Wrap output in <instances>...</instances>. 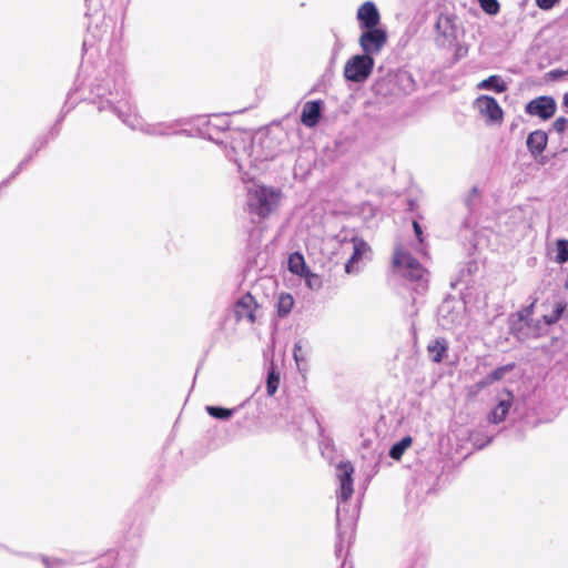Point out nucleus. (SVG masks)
Wrapping results in <instances>:
<instances>
[{
  "instance_id": "1",
  "label": "nucleus",
  "mask_w": 568,
  "mask_h": 568,
  "mask_svg": "<svg viewBox=\"0 0 568 568\" xmlns=\"http://www.w3.org/2000/svg\"><path fill=\"white\" fill-rule=\"evenodd\" d=\"M94 93L99 99H101L99 105L100 111L104 109L112 110L122 120V122L132 130H140L150 135L179 133L178 126L180 125V121L159 122L154 124L144 123L132 112L125 92L119 88L112 90L109 81L104 85L98 84L94 89Z\"/></svg>"
},
{
  "instance_id": "2",
  "label": "nucleus",
  "mask_w": 568,
  "mask_h": 568,
  "mask_svg": "<svg viewBox=\"0 0 568 568\" xmlns=\"http://www.w3.org/2000/svg\"><path fill=\"white\" fill-rule=\"evenodd\" d=\"M282 200L280 190L253 183L247 187V207L251 213L266 217L277 210Z\"/></svg>"
},
{
  "instance_id": "3",
  "label": "nucleus",
  "mask_w": 568,
  "mask_h": 568,
  "mask_svg": "<svg viewBox=\"0 0 568 568\" xmlns=\"http://www.w3.org/2000/svg\"><path fill=\"white\" fill-rule=\"evenodd\" d=\"M393 264L402 276L416 282L420 288L425 287L427 283L426 270L403 247L397 246L395 248Z\"/></svg>"
},
{
  "instance_id": "4",
  "label": "nucleus",
  "mask_w": 568,
  "mask_h": 568,
  "mask_svg": "<svg viewBox=\"0 0 568 568\" xmlns=\"http://www.w3.org/2000/svg\"><path fill=\"white\" fill-rule=\"evenodd\" d=\"M353 474L354 467L349 462H341L336 467V477L339 481V490L337 494V508L336 518L338 529L342 526V513L345 510L343 504H345L353 495Z\"/></svg>"
},
{
  "instance_id": "5",
  "label": "nucleus",
  "mask_w": 568,
  "mask_h": 568,
  "mask_svg": "<svg viewBox=\"0 0 568 568\" xmlns=\"http://www.w3.org/2000/svg\"><path fill=\"white\" fill-rule=\"evenodd\" d=\"M374 58L368 54H356L349 58L344 65V77L347 81L365 82L373 72Z\"/></svg>"
},
{
  "instance_id": "6",
  "label": "nucleus",
  "mask_w": 568,
  "mask_h": 568,
  "mask_svg": "<svg viewBox=\"0 0 568 568\" xmlns=\"http://www.w3.org/2000/svg\"><path fill=\"white\" fill-rule=\"evenodd\" d=\"M387 39V32L383 28L364 29L358 38V44L364 54L374 58L384 49Z\"/></svg>"
},
{
  "instance_id": "7",
  "label": "nucleus",
  "mask_w": 568,
  "mask_h": 568,
  "mask_svg": "<svg viewBox=\"0 0 568 568\" xmlns=\"http://www.w3.org/2000/svg\"><path fill=\"white\" fill-rule=\"evenodd\" d=\"M473 108L488 125L500 124L503 122V109L493 97L485 94L479 95L473 102Z\"/></svg>"
},
{
  "instance_id": "8",
  "label": "nucleus",
  "mask_w": 568,
  "mask_h": 568,
  "mask_svg": "<svg viewBox=\"0 0 568 568\" xmlns=\"http://www.w3.org/2000/svg\"><path fill=\"white\" fill-rule=\"evenodd\" d=\"M345 250H352V255L345 264L347 274H357L361 271V263L369 258L371 248L368 244L358 237L345 242Z\"/></svg>"
},
{
  "instance_id": "9",
  "label": "nucleus",
  "mask_w": 568,
  "mask_h": 568,
  "mask_svg": "<svg viewBox=\"0 0 568 568\" xmlns=\"http://www.w3.org/2000/svg\"><path fill=\"white\" fill-rule=\"evenodd\" d=\"M556 101L551 97L542 95L527 103L525 110L528 114L547 120L556 112Z\"/></svg>"
},
{
  "instance_id": "10",
  "label": "nucleus",
  "mask_w": 568,
  "mask_h": 568,
  "mask_svg": "<svg viewBox=\"0 0 568 568\" xmlns=\"http://www.w3.org/2000/svg\"><path fill=\"white\" fill-rule=\"evenodd\" d=\"M436 42L439 47L450 45L456 39L454 20L446 14H439L436 21Z\"/></svg>"
},
{
  "instance_id": "11",
  "label": "nucleus",
  "mask_w": 568,
  "mask_h": 568,
  "mask_svg": "<svg viewBox=\"0 0 568 568\" xmlns=\"http://www.w3.org/2000/svg\"><path fill=\"white\" fill-rule=\"evenodd\" d=\"M361 30L379 27L381 14L372 1L364 2L356 12Z\"/></svg>"
},
{
  "instance_id": "12",
  "label": "nucleus",
  "mask_w": 568,
  "mask_h": 568,
  "mask_svg": "<svg viewBox=\"0 0 568 568\" xmlns=\"http://www.w3.org/2000/svg\"><path fill=\"white\" fill-rule=\"evenodd\" d=\"M258 305L251 294H245L235 304V316L237 321H246L250 324L256 322Z\"/></svg>"
},
{
  "instance_id": "13",
  "label": "nucleus",
  "mask_w": 568,
  "mask_h": 568,
  "mask_svg": "<svg viewBox=\"0 0 568 568\" xmlns=\"http://www.w3.org/2000/svg\"><path fill=\"white\" fill-rule=\"evenodd\" d=\"M511 405L513 394L508 390L500 392L497 395V404L488 416L489 422L494 424L501 423L506 418Z\"/></svg>"
},
{
  "instance_id": "14",
  "label": "nucleus",
  "mask_w": 568,
  "mask_h": 568,
  "mask_svg": "<svg viewBox=\"0 0 568 568\" xmlns=\"http://www.w3.org/2000/svg\"><path fill=\"white\" fill-rule=\"evenodd\" d=\"M322 111V102L321 101H308L304 104L301 122L308 128H313L317 124Z\"/></svg>"
},
{
  "instance_id": "15",
  "label": "nucleus",
  "mask_w": 568,
  "mask_h": 568,
  "mask_svg": "<svg viewBox=\"0 0 568 568\" xmlns=\"http://www.w3.org/2000/svg\"><path fill=\"white\" fill-rule=\"evenodd\" d=\"M548 136L546 132L536 130L527 138V148L534 158L538 156L546 149Z\"/></svg>"
},
{
  "instance_id": "16",
  "label": "nucleus",
  "mask_w": 568,
  "mask_h": 568,
  "mask_svg": "<svg viewBox=\"0 0 568 568\" xmlns=\"http://www.w3.org/2000/svg\"><path fill=\"white\" fill-rule=\"evenodd\" d=\"M462 314L454 312V306L450 302H445L439 307V322L443 327L452 328L460 323Z\"/></svg>"
},
{
  "instance_id": "17",
  "label": "nucleus",
  "mask_w": 568,
  "mask_h": 568,
  "mask_svg": "<svg viewBox=\"0 0 568 568\" xmlns=\"http://www.w3.org/2000/svg\"><path fill=\"white\" fill-rule=\"evenodd\" d=\"M447 349L448 345L444 338H436L435 341H432L427 346L429 358L435 363H439L443 361L447 353Z\"/></svg>"
},
{
  "instance_id": "18",
  "label": "nucleus",
  "mask_w": 568,
  "mask_h": 568,
  "mask_svg": "<svg viewBox=\"0 0 568 568\" xmlns=\"http://www.w3.org/2000/svg\"><path fill=\"white\" fill-rule=\"evenodd\" d=\"M478 90H493L503 93L507 90V83L499 75H490L477 84Z\"/></svg>"
},
{
  "instance_id": "19",
  "label": "nucleus",
  "mask_w": 568,
  "mask_h": 568,
  "mask_svg": "<svg viewBox=\"0 0 568 568\" xmlns=\"http://www.w3.org/2000/svg\"><path fill=\"white\" fill-rule=\"evenodd\" d=\"M554 261L558 264L568 262V240L559 239L556 241Z\"/></svg>"
},
{
  "instance_id": "20",
  "label": "nucleus",
  "mask_w": 568,
  "mask_h": 568,
  "mask_svg": "<svg viewBox=\"0 0 568 568\" xmlns=\"http://www.w3.org/2000/svg\"><path fill=\"white\" fill-rule=\"evenodd\" d=\"M513 365H505L496 368L479 383L480 387H485L493 384L494 382L500 381L501 378H504L506 373L513 369Z\"/></svg>"
},
{
  "instance_id": "21",
  "label": "nucleus",
  "mask_w": 568,
  "mask_h": 568,
  "mask_svg": "<svg viewBox=\"0 0 568 568\" xmlns=\"http://www.w3.org/2000/svg\"><path fill=\"white\" fill-rule=\"evenodd\" d=\"M288 270L296 275L303 276L306 272L304 257L298 253H293L288 258Z\"/></svg>"
},
{
  "instance_id": "22",
  "label": "nucleus",
  "mask_w": 568,
  "mask_h": 568,
  "mask_svg": "<svg viewBox=\"0 0 568 568\" xmlns=\"http://www.w3.org/2000/svg\"><path fill=\"white\" fill-rule=\"evenodd\" d=\"M412 443L413 440L409 436L402 438L398 443L392 446L389 450V456L395 460H399L403 454L406 452V449L410 447Z\"/></svg>"
},
{
  "instance_id": "23",
  "label": "nucleus",
  "mask_w": 568,
  "mask_h": 568,
  "mask_svg": "<svg viewBox=\"0 0 568 568\" xmlns=\"http://www.w3.org/2000/svg\"><path fill=\"white\" fill-rule=\"evenodd\" d=\"M294 300L290 294H281L277 300V313L280 316H286L293 308Z\"/></svg>"
},
{
  "instance_id": "24",
  "label": "nucleus",
  "mask_w": 568,
  "mask_h": 568,
  "mask_svg": "<svg viewBox=\"0 0 568 568\" xmlns=\"http://www.w3.org/2000/svg\"><path fill=\"white\" fill-rule=\"evenodd\" d=\"M205 410L207 412V414L210 416L217 418V419H224V420L230 419L235 412V409L216 407V406H206Z\"/></svg>"
},
{
  "instance_id": "25",
  "label": "nucleus",
  "mask_w": 568,
  "mask_h": 568,
  "mask_svg": "<svg viewBox=\"0 0 568 568\" xmlns=\"http://www.w3.org/2000/svg\"><path fill=\"white\" fill-rule=\"evenodd\" d=\"M477 1L479 3L480 8L483 9V11L486 12L487 14L496 16L500 10V6L497 0H477Z\"/></svg>"
},
{
  "instance_id": "26",
  "label": "nucleus",
  "mask_w": 568,
  "mask_h": 568,
  "mask_svg": "<svg viewBox=\"0 0 568 568\" xmlns=\"http://www.w3.org/2000/svg\"><path fill=\"white\" fill-rule=\"evenodd\" d=\"M564 310L565 305L562 303H558L551 314L544 316L546 324L550 325L556 323L561 317Z\"/></svg>"
},
{
  "instance_id": "27",
  "label": "nucleus",
  "mask_w": 568,
  "mask_h": 568,
  "mask_svg": "<svg viewBox=\"0 0 568 568\" xmlns=\"http://www.w3.org/2000/svg\"><path fill=\"white\" fill-rule=\"evenodd\" d=\"M278 383H280V377L276 376L274 372H271L268 374L267 383H266V390L270 396H273L276 393Z\"/></svg>"
},
{
  "instance_id": "28",
  "label": "nucleus",
  "mask_w": 568,
  "mask_h": 568,
  "mask_svg": "<svg viewBox=\"0 0 568 568\" xmlns=\"http://www.w3.org/2000/svg\"><path fill=\"white\" fill-rule=\"evenodd\" d=\"M413 227H414V232H415V235L419 242V245L423 246V242H424V239H423V230H422V226L419 225L418 222L414 221L413 222ZM419 252L424 253V250L423 247H419L418 248Z\"/></svg>"
},
{
  "instance_id": "29",
  "label": "nucleus",
  "mask_w": 568,
  "mask_h": 568,
  "mask_svg": "<svg viewBox=\"0 0 568 568\" xmlns=\"http://www.w3.org/2000/svg\"><path fill=\"white\" fill-rule=\"evenodd\" d=\"M552 125L558 133H561L567 129L568 120L566 118H558L555 120Z\"/></svg>"
},
{
  "instance_id": "30",
  "label": "nucleus",
  "mask_w": 568,
  "mask_h": 568,
  "mask_svg": "<svg viewBox=\"0 0 568 568\" xmlns=\"http://www.w3.org/2000/svg\"><path fill=\"white\" fill-rule=\"evenodd\" d=\"M559 0H536L537 6L542 10H549L554 8Z\"/></svg>"
},
{
  "instance_id": "31",
  "label": "nucleus",
  "mask_w": 568,
  "mask_h": 568,
  "mask_svg": "<svg viewBox=\"0 0 568 568\" xmlns=\"http://www.w3.org/2000/svg\"><path fill=\"white\" fill-rule=\"evenodd\" d=\"M43 564L47 566V568H60L63 566L62 561H60V560L50 561L48 558H43Z\"/></svg>"
},
{
  "instance_id": "32",
  "label": "nucleus",
  "mask_w": 568,
  "mask_h": 568,
  "mask_svg": "<svg viewBox=\"0 0 568 568\" xmlns=\"http://www.w3.org/2000/svg\"><path fill=\"white\" fill-rule=\"evenodd\" d=\"M301 351H302V346L298 344H295L293 355H294V358L297 364L300 363V361L303 359V357L301 355Z\"/></svg>"
},
{
  "instance_id": "33",
  "label": "nucleus",
  "mask_w": 568,
  "mask_h": 568,
  "mask_svg": "<svg viewBox=\"0 0 568 568\" xmlns=\"http://www.w3.org/2000/svg\"><path fill=\"white\" fill-rule=\"evenodd\" d=\"M562 105L568 109V92L562 97Z\"/></svg>"
}]
</instances>
